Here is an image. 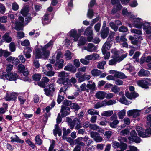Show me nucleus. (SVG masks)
I'll return each instance as SVG.
<instances>
[{
    "instance_id": "3c124183",
    "label": "nucleus",
    "mask_w": 151,
    "mask_h": 151,
    "mask_svg": "<svg viewBox=\"0 0 151 151\" xmlns=\"http://www.w3.org/2000/svg\"><path fill=\"white\" fill-rule=\"evenodd\" d=\"M53 134L55 136H57V134H58L59 136H60L62 134V130L61 129H58L53 130Z\"/></svg>"
},
{
    "instance_id": "37998d69",
    "label": "nucleus",
    "mask_w": 151,
    "mask_h": 151,
    "mask_svg": "<svg viewBox=\"0 0 151 151\" xmlns=\"http://www.w3.org/2000/svg\"><path fill=\"white\" fill-rule=\"evenodd\" d=\"M18 71L20 73H22L25 70H26L25 68V66L22 64H21L18 65L17 66Z\"/></svg>"
},
{
    "instance_id": "7ed1b4c3",
    "label": "nucleus",
    "mask_w": 151,
    "mask_h": 151,
    "mask_svg": "<svg viewBox=\"0 0 151 151\" xmlns=\"http://www.w3.org/2000/svg\"><path fill=\"white\" fill-rule=\"evenodd\" d=\"M136 130L138 132V135L142 137H150L151 135V125L149 128L147 129L145 132L142 128L140 126H137Z\"/></svg>"
},
{
    "instance_id": "4468645a",
    "label": "nucleus",
    "mask_w": 151,
    "mask_h": 151,
    "mask_svg": "<svg viewBox=\"0 0 151 151\" xmlns=\"http://www.w3.org/2000/svg\"><path fill=\"white\" fill-rule=\"evenodd\" d=\"M17 96V93H7L6 96L5 97V99L7 101L15 100Z\"/></svg>"
},
{
    "instance_id": "774afa93",
    "label": "nucleus",
    "mask_w": 151,
    "mask_h": 151,
    "mask_svg": "<svg viewBox=\"0 0 151 151\" xmlns=\"http://www.w3.org/2000/svg\"><path fill=\"white\" fill-rule=\"evenodd\" d=\"M99 134L96 132H92L90 133V134L91 137L94 139Z\"/></svg>"
},
{
    "instance_id": "f704fd0d",
    "label": "nucleus",
    "mask_w": 151,
    "mask_h": 151,
    "mask_svg": "<svg viewBox=\"0 0 151 151\" xmlns=\"http://www.w3.org/2000/svg\"><path fill=\"white\" fill-rule=\"evenodd\" d=\"M119 123L118 120H115L110 122L109 123L110 126L112 128H116L117 127V125Z\"/></svg>"
},
{
    "instance_id": "2eb2a0df",
    "label": "nucleus",
    "mask_w": 151,
    "mask_h": 151,
    "mask_svg": "<svg viewBox=\"0 0 151 151\" xmlns=\"http://www.w3.org/2000/svg\"><path fill=\"white\" fill-rule=\"evenodd\" d=\"M64 61L62 59L60 60H56V63L54 65V67L56 70L60 69L63 68Z\"/></svg>"
},
{
    "instance_id": "bf43d9fd",
    "label": "nucleus",
    "mask_w": 151,
    "mask_h": 151,
    "mask_svg": "<svg viewBox=\"0 0 151 151\" xmlns=\"http://www.w3.org/2000/svg\"><path fill=\"white\" fill-rule=\"evenodd\" d=\"M131 32L133 33L138 35H141L142 34V31L139 29H131Z\"/></svg>"
},
{
    "instance_id": "f3484780",
    "label": "nucleus",
    "mask_w": 151,
    "mask_h": 151,
    "mask_svg": "<svg viewBox=\"0 0 151 151\" xmlns=\"http://www.w3.org/2000/svg\"><path fill=\"white\" fill-rule=\"evenodd\" d=\"M138 74L140 77H147L149 76L150 75L149 71L145 70L143 69H141L138 72Z\"/></svg>"
},
{
    "instance_id": "1a4fd4ad",
    "label": "nucleus",
    "mask_w": 151,
    "mask_h": 151,
    "mask_svg": "<svg viewBox=\"0 0 151 151\" xmlns=\"http://www.w3.org/2000/svg\"><path fill=\"white\" fill-rule=\"evenodd\" d=\"M141 110L133 109L127 111V114L129 116H132L134 118H136L140 115Z\"/></svg>"
},
{
    "instance_id": "79ce46f5",
    "label": "nucleus",
    "mask_w": 151,
    "mask_h": 151,
    "mask_svg": "<svg viewBox=\"0 0 151 151\" xmlns=\"http://www.w3.org/2000/svg\"><path fill=\"white\" fill-rule=\"evenodd\" d=\"M115 77L122 79L126 77L125 74L123 73L117 71L115 73Z\"/></svg>"
},
{
    "instance_id": "13d9d810",
    "label": "nucleus",
    "mask_w": 151,
    "mask_h": 151,
    "mask_svg": "<svg viewBox=\"0 0 151 151\" xmlns=\"http://www.w3.org/2000/svg\"><path fill=\"white\" fill-rule=\"evenodd\" d=\"M4 104V108H0V113L2 114L4 113L6 111L7 109L8 105L7 104Z\"/></svg>"
},
{
    "instance_id": "5701e85b",
    "label": "nucleus",
    "mask_w": 151,
    "mask_h": 151,
    "mask_svg": "<svg viewBox=\"0 0 151 151\" xmlns=\"http://www.w3.org/2000/svg\"><path fill=\"white\" fill-rule=\"evenodd\" d=\"M131 12H128V11H127V9L126 8H124L123 9H122V14H123V15H127V16H129V18L130 19V17H131V16H134H134H132V15H130V14H131ZM133 22V20H132V21H130V19H129V27H131V24H132V22Z\"/></svg>"
},
{
    "instance_id": "7c9ffc66",
    "label": "nucleus",
    "mask_w": 151,
    "mask_h": 151,
    "mask_svg": "<svg viewBox=\"0 0 151 151\" xmlns=\"http://www.w3.org/2000/svg\"><path fill=\"white\" fill-rule=\"evenodd\" d=\"M49 14H45L42 18V23L44 24H47L50 22V21L48 19Z\"/></svg>"
},
{
    "instance_id": "aec40b11",
    "label": "nucleus",
    "mask_w": 151,
    "mask_h": 151,
    "mask_svg": "<svg viewBox=\"0 0 151 151\" xmlns=\"http://www.w3.org/2000/svg\"><path fill=\"white\" fill-rule=\"evenodd\" d=\"M125 96L128 98L132 99L138 96V94L136 93L135 92H132L130 93L128 91H126L125 93Z\"/></svg>"
},
{
    "instance_id": "4d7b16f0",
    "label": "nucleus",
    "mask_w": 151,
    "mask_h": 151,
    "mask_svg": "<svg viewBox=\"0 0 151 151\" xmlns=\"http://www.w3.org/2000/svg\"><path fill=\"white\" fill-rule=\"evenodd\" d=\"M9 49L12 52H14L15 50V47L14 43V42H11L9 44Z\"/></svg>"
},
{
    "instance_id": "f8f14e48",
    "label": "nucleus",
    "mask_w": 151,
    "mask_h": 151,
    "mask_svg": "<svg viewBox=\"0 0 151 151\" xmlns=\"http://www.w3.org/2000/svg\"><path fill=\"white\" fill-rule=\"evenodd\" d=\"M70 37L73 38L75 41H77L79 38L80 35L77 33V31L74 29H72L69 32Z\"/></svg>"
},
{
    "instance_id": "a211bd4d",
    "label": "nucleus",
    "mask_w": 151,
    "mask_h": 151,
    "mask_svg": "<svg viewBox=\"0 0 151 151\" xmlns=\"http://www.w3.org/2000/svg\"><path fill=\"white\" fill-rule=\"evenodd\" d=\"M111 46L110 42L109 41H106L103 45L102 48V52L105 53L106 51L109 50Z\"/></svg>"
},
{
    "instance_id": "f03ea898",
    "label": "nucleus",
    "mask_w": 151,
    "mask_h": 151,
    "mask_svg": "<svg viewBox=\"0 0 151 151\" xmlns=\"http://www.w3.org/2000/svg\"><path fill=\"white\" fill-rule=\"evenodd\" d=\"M133 20L132 22V24L134 27L137 28H140L142 26H143V29L145 31L148 29L151 24V22H145L143 23L141 19L137 18H135V17L131 16L130 17V20Z\"/></svg>"
},
{
    "instance_id": "e433bc0d",
    "label": "nucleus",
    "mask_w": 151,
    "mask_h": 151,
    "mask_svg": "<svg viewBox=\"0 0 151 151\" xmlns=\"http://www.w3.org/2000/svg\"><path fill=\"white\" fill-rule=\"evenodd\" d=\"M45 94L47 96L51 97L53 96L54 93L49 90L48 88H45L44 89Z\"/></svg>"
},
{
    "instance_id": "473e14b6",
    "label": "nucleus",
    "mask_w": 151,
    "mask_h": 151,
    "mask_svg": "<svg viewBox=\"0 0 151 151\" xmlns=\"http://www.w3.org/2000/svg\"><path fill=\"white\" fill-rule=\"evenodd\" d=\"M86 38L84 37H81L79 39L78 42V45L79 46H81L83 45H85L86 42Z\"/></svg>"
},
{
    "instance_id": "20e7f679",
    "label": "nucleus",
    "mask_w": 151,
    "mask_h": 151,
    "mask_svg": "<svg viewBox=\"0 0 151 151\" xmlns=\"http://www.w3.org/2000/svg\"><path fill=\"white\" fill-rule=\"evenodd\" d=\"M19 21L17 22L15 29L17 30H22V28L23 25H25L29 23L31 20V17H27L25 19V22H24L23 17L21 16H19Z\"/></svg>"
},
{
    "instance_id": "b1692460",
    "label": "nucleus",
    "mask_w": 151,
    "mask_h": 151,
    "mask_svg": "<svg viewBox=\"0 0 151 151\" xmlns=\"http://www.w3.org/2000/svg\"><path fill=\"white\" fill-rule=\"evenodd\" d=\"M101 31V37L103 39L106 38L107 37L109 34V28L106 27L105 29H102Z\"/></svg>"
},
{
    "instance_id": "680f3d73",
    "label": "nucleus",
    "mask_w": 151,
    "mask_h": 151,
    "mask_svg": "<svg viewBox=\"0 0 151 151\" xmlns=\"http://www.w3.org/2000/svg\"><path fill=\"white\" fill-rule=\"evenodd\" d=\"M15 142L20 144H22L24 142V140H21L17 136L15 135Z\"/></svg>"
},
{
    "instance_id": "412c9836",
    "label": "nucleus",
    "mask_w": 151,
    "mask_h": 151,
    "mask_svg": "<svg viewBox=\"0 0 151 151\" xmlns=\"http://www.w3.org/2000/svg\"><path fill=\"white\" fill-rule=\"evenodd\" d=\"M32 50L31 47H27L24 49V53L27 59L30 58L31 55L30 53L32 52Z\"/></svg>"
},
{
    "instance_id": "a19ab883",
    "label": "nucleus",
    "mask_w": 151,
    "mask_h": 151,
    "mask_svg": "<svg viewBox=\"0 0 151 151\" xmlns=\"http://www.w3.org/2000/svg\"><path fill=\"white\" fill-rule=\"evenodd\" d=\"M119 101L121 103L126 105H128L130 103V102L128 101L124 96L121 97L119 99Z\"/></svg>"
},
{
    "instance_id": "603ef678",
    "label": "nucleus",
    "mask_w": 151,
    "mask_h": 151,
    "mask_svg": "<svg viewBox=\"0 0 151 151\" xmlns=\"http://www.w3.org/2000/svg\"><path fill=\"white\" fill-rule=\"evenodd\" d=\"M35 140L37 144L41 145L42 144V141L40 139L39 135H37L35 137Z\"/></svg>"
},
{
    "instance_id": "9d476101",
    "label": "nucleus",
    "mask_w": 151,
    "mask_h": 151,
    "mask_svg": "<svg viewBox=\"0 0 151 151\" xmlns=\"http://www.w3.org/2000/svg\"><path fill=\"white\" fill-rule=\"evenodd\" d=\"M70 110L69 107L62 106L61 109L62 117H64L68 115L70 112Z\"/></svg>"
},
{
    "instance_id": "864d4df0",
    "label": "nucleus",
    "mask_w": 151,
    "mask_h": 151,
    "mask_svg": "<svg viewBox=\"0 0 151 151\" xmlns=\"http://www.w3.org/2000/svg\"><path fill=\"white\" fill-rule=\"evenodd\" d=\"M106 64V62L105 61L101 62L98 64L97 67L99 69H103Z\"/></svg>"
},
{
    "instance_id": "4be33fe9",
    "label": "nucleus",
    "mask_w": 151,
    "mask_h": 151,
    "mask_svg": "<svg viewBox=\"0 0 151 151\" xmlns=\"http://www.w3.org/2000/svg\"><path fill=\"white\" fill-rule=\"evenodd\" d=\"M120 0H119L118 1H116V3L115 4H116V6H114L112 9L111 11V14H114L116 13L118 10L121 9L122 8V6L121 5L120 3Z\"/></svg>"
},
{
    "instance_id": "e2e57ef3",
    "label": "nucleus",
    "mask_w": 151,
    "mask_h": 151,
    "mask_svg": "<svg viewBox=\"0 0 151 151\" xmlns=\"http://www.w3.org/2000/svg\"><path fill=\"white\" fill-rule=\"evenodd\" d=\"M129 133V131L127 129H125L122 130L120 132V134L121 135L125 136L128 134Z\"/></svg>"
},
{
    "instance_id": "bb28decb",
    "label": "nucleus",
    "mask_w": 151,
    "mask_h": 151,
    "mask_svg": "<svg viewBox=\"0 0 151 151\" xmlns=\"http://www.w3.org/2000/svg\"><path fill=\"white\" fill-rule=\"evenodd\" d=\"M86 49L88 52H92L95 51L97 49V47L92 43H89Z\"/></svg>"
},
{
    "instance_id": "de8ad7c7",
    "label": "nucleus",
    "mask_w": 151,
    "mask_h": 151,
    "mask_svg": "<svg viewBox=\"0 0 151 151\" xmlns=\"http://www.w3.org/2000/svg\"><path fill=\"white\" fill-rule=\"evenodd\" d=\"M71 55L72 53L69 50H66L65 52V55L66 59L69 60H70L71 59L72 57Z\"/></svg>"
},
{
    "instance_id": "c85d7f7f",
    "label": "nucleus",
    "mask_w": 151,
    "mask_h": 151,
    "mask_svg": "<svg viewBox=\"0 0 151 151\" xmlns=\"http://www.w3.org/2000/svg\"><path fill=\"white\" fill-rule=\"evenodd\" d=\"M2 39L4 40L6 42L9 43L12 40L11 37L10 36L9 34L8 33H6L3 36Z\"/></svg>"
},
{
    "instance_id": "58836bf2",
    "label": "nucleus",
    "mask_w": 151,
    "mask_h": 151,
    "mask_svg": "<svg viewBox=\"0 0 151 151\" xmlns=\"http://www.w3.org/2000/svg\"><path fill=\"white\" fill-rule=\"evenodd\" d=\"M88 114L91 115H99L98 111L94 110L93 109H90L87 111Z\"/></svg>"
},
{
    "instance_id": "49530a36",
    "label": "nucleus",
    "mask_w": 151,
    "mask_h": 151,
    "mask_svg": "<svg viewBox=\"0 0 151 151\" xmlns=\"http://www.w3.org/2000/svg\"><path fill=\"white\" fill-rule=\"evenodd\" d=\"M125 111L123 110L121 111L118 113L119 118L120 119H122L125 116Z\"/></svg>"
},
{
    "instance_id": "052dcab7",
    "label": "nucleus",
    "mask_w": 151,
    "mask_h": 151,
    "mask_svg": "<svg viewBox=\"0 0 151 151\" xmlns=\"http://www.w3.org/2000/svg\"><path fill=\"white\" fill-rule=\"evenodd\" d=\"M119 30L120 32H124L127 31L128 29L127 28L124 26H122L119 29Z\"/></svg>"
},
{
    "instance_id": "6e6552de",
    "label": "nucleus",
    "mask_w": 151,
    "mask_h": 151,
    "mask_svg": "<svg viewBox=\"0 0 151 151\" xmlns=\"http://www.w3.org/2000/svg\"><path fill=\"white\" fill-rule=\"evenodd\" d=\"M95 0H91L90 4L88 5L89 9L87 13V17L90 19H92L94 15L93 10L90 9L93 7L95 4Z\"/></svg>"
},
{
    "instance_id": "69168bd1",
    "label": "nucleus",
    "mask_w": 151,
    "mask_h": 151,
    "mask_svg": "<svg viewBox=\"0 0 151 151\" xmlns=\"http://www.w3.org/2000/svg\"><path fill=\"white\" fill-rule=\"evenodd\" d=\"M113 132L111 131H107L105 132L104 135L108 138H110L112 135Z\"/></svg>"
},
{
    "instance_id": "ea45409f",
    "label": "nucleus",
    "mask_w": 151,
    "mask_h": 151,
    "mask_svg": "<svg viewBox=\"0 0 151 151\" xmlns=\"http://www.w3.org/2000/svg\"><path fill=\"white\" fill-rule=\"evenodd\" d=\"M26 70H25L22 73H23V75L25 76L24 78L22 77L21 78V79L23 80L24 81H27L28 79V77H27L29 74V72L27 70V68Z\"/></svg>"
},
{
    "instance_id": "423d86ee",
    "label": "nucleus",
    "mask_w": 151,
    "mask_h": 151,
    "mask_svg": "<svg viewBox=\"0 0 151 151\" xmlns=\"http://www.w3.org/2000/svg\"><path fill=\"white\" fill-rule=\"evenodd\" d=\"M128 139L130 141H133L137 143H140L141 141L140 138L137 136L135 130H132L130 133V136L129 137Z\"/></svg>"
},
{
    "instance_id": "72a5a7b5",
    "label": "nucleus",
    "mask_w": 151,
    "mask_h": 151,
    "mask_svg": "<svg viewBox=\"0 0 151 151\" xmlns=\"http://www.w3.org/2000/svg\"><path fill=\"white\" fill-rule=\"evenodd\" d=\"M87 39L89 42L92 41L95 43H98L100 41V40L98 37H96L93 39L92 36L88 37Z\"/></svg>"
},
{
    "instance_id": "cd10ccee",
    "label": "nucleus",
    "mask_w": 151,
    "mask_h": 151,
    "mask_svg": "<svg viewBox=\"0 0 151 151\" xmlns=\"http://www.w3.org/2000/svg\"><path fill=\"white\" fill-rule=\"evenodd\" d=\"M84 35L89 37H92L93 35V30L91 27H88L86 29L84 32Z\"/></svg>"
},
{
    "instance_id": "f257e3e1",
    "label": "nucleus",
    "mask_w": 151,
    "mask_h": 151,
    "mask_svg": "<svg viewBox=\"0 0 151 151\" xmlns=\"http://www.w3.org/2000/svg\"><path fill=\"white\" fill-rule=\"evenodd\" d=\"M53 43V40H50L44 46L35 49L34 55L36 59L47 58L49 55L50 50L52 47Z\"/></svg>"
},
{
    "instance_id": "4c0bfd02",
    "label": "nucleus",
    "mask_w": 151,
    "mask_h": 151,
    "mask_svg": "<svg viewBox=\"0 0 151 151\" xmlns=\"http://www.w3.org/2000/svg\"><path fill=\"white\" fill-rule=\"evenodd\" d=\"M113 114L112 111H103L101 113V115L102 116L106 117L110 116Z\"/></svg>"
},
{
    "instance_id": "6e6d98bb",
    "label": "nucleus",
    "mask_w": 151,
    "mask_h": 151,
    "mask_svg": "<svg viewBox=\"0 0 151 151\" xmlns=\"http://www.w3.org/2000/svg\"><path fill=\"white\" fill-rule=\"evenodd\" d=\"M55 72L54 71L51 70H49L47 71H46L44 72V74L46 76H49L51 77L54 76L55 74Z\"/></svg>"
},
{
    "instance_id": "c03bdc74",
    "label": "nucleus",
    "mask_w": 151,
    "mask_h": 151,
    "mask_svg": "<svg viewBox=\"0 0 151 151\" xmlns=\"http://www.w3.org/2000/svg\"><path fill=\"white\" fill-rule=\"evenodd\" d=\"M115 34V33L114 32H112V31L110 32L109 35L107 38L108 41L111 42L113 41Z\"/></svg>"
},
{
    "instance_id": "2f4dec72",
    "label": "nucleus",
    "mask_w": 151,
    "mask_h": 151,
    "mask_svg": "<svg viewBox=\"0 0 151 151\" xmlns=\"http://www.w3.org/2000/svg\"><path fill=\"white\" fill-rule=\"evenodd\" d=\"M29 12L28 7H25L23 8L21 11V13L24 16H28L27 17H30L28 14Z\"/></svg>"
},
{
    "instance_id": "5fc2aeb1",
    "label": "nucleus",
    "mask_w": 151,
    "mask_h": 151,
    "mask_svg": "<svg viewBox=\"0 0 151 151\" xmlns=\"http://www.w3.org/2000/svg\"><path fill=\"white\" fill-rule=\"evenodd\" d=\"M41 76L39 74H34L32 76L33 79L36 81H39L41 79Z\"/></svg>"
},
{
    "instance_id": "8fccbe9b",
    "label": "nucleus",
    "mask_w": 151,
    "mask_h": 151,
    "mask_svg": "<svg viewBox=\"0 0 151 151\" xmlns=\"http://www.w3.org/2000/svg\"><path fill=\"white\" fill-rule=\"evenodd\" d=\"M127 146L126 144L122 143L121 146L119 148L120 149L117 150L116 151H124L127 149Z\"/></svg>"
},
{
    "instance_id": "0e129e2a",
    "label": "nucleus",
    "mask_w": 151,
    "mask_h": 151,
    "mask_svg": "<svg viewBox=\"0 0 151 151\" xmlns=\"http://www.w3.org/2000/svg\"><path fill=\"white\" fill-rule=\"evenodd\" d=\"M55 86L54 84H51L49 85L48 88L49 90H50V91L54 93L55 90Z\"/></svg>"
},
{
    "instance_id": "c756f323",
    "label": "nucleus",
    "mask_w": 151,
    "mask_h": 151,
    "mask_svg": "<svg viewBox=\"0 0 151 151\" xmlns=\"http://www.w3.org/2000/svg\"><path fill=\"white\" fill-rule=\"evenodd\" d=\"M119 62L118 57H115L109 61V65H115Z\"/></svg>"
},
{
    "instance_id": "6ab92c4d",
    "label": "nucleus",
    "mask_w": 151,
    "mask_h": 151,
    "mask_svg": "<svg viewBox=\"0 0 151 151\" xmlns=\"http://www.w3.org/2000/svg\"><path fill=\"white\" fill-rule=\"evenodd\" d=\"M64 69L67 71H70L75 73L76 71V69L72 64H68L64 68Z\"/></svg>"
},
{
    "instance_id": "a18cd8bd",
    "label": "nucleus",
    "mask_w": 151,
    "mask_h": 151,
    "mask_svg": "<svg viewBox=\"0 0 151 151\" xmlns=\"http://www.w3.org/2000/svg\"><path fill=\"white\" fill-rule=\"evenodd\" d=\"M24 96V95H19L18 97V99L21 105H23L26 101Z\"/></svg>"
},
{
    "instance_id": "9b49d317",
    "label": "nucleus",
    "mask_w": 151,
    "mask_h": 151,
    "mask_svg": "<svg viewBox=\"0 0 151 151\" xmlns=\"http://www.w3.org/2000/svg\"><path fill=\"white\" fill-rule=\"evenodd\" d=\"M49 81V79L46 77H43L41 81L38 83V85L40 87L44 88L45 87Z\"/></svg>"
},
{
    "instance_id": "a878e982",
    "label": "nucleus",
    "mask_w": 151,
    "mask_h": 151,
    "mask_svg": "<svg viewBox=\"0 0 151 151\" xmlns=\"http://www.w3.org/2000/svg\"><path fill=\"white\" fill-rule=\"evenodd\" d=\"M105 92L102 91H99L96 92L95 94V96L97 99L102 100L105 98Z\"/></svg>"
},
{
    "instance_id": "393cba45",
    "label": "nucleus",
    "mask_w": 151,
    "mask_h": 151,
    "mask_svg": "<svg viewBox=\"0 0 151 151\" xmlns=\"http://www.w3.org/2000/svg\"><path fill=\"white\" fill-rule=\"evenodd\" d=\"M95 83L91 81H88V83L86 85V87L88 89L92 91L95 90Z\"/></svg>"
},
{
    "instance_id": "338daca9",
    "label": "nucleus",
    "mask_w": 151,
    "mask_h": 151,
    "mask_svg": "<svg viewBox=\"0 0 151 151\" xmlns=\"http://www.w3.org/2000/svg\"><path fill=\"white\" fill-rule=\"evenodd\" d=\"M63 55L62 52L60 51H58L56 55V60H60V58H63Z\"/></svg>"
},
{
    "instance_id": "0eeeda50",
    "label": "nucleus",
    "mask_w": 151,
    "mask_h": 151,
    "mask_svg": "<svg viewBox=\"0 0 151 151\" xmlns=\"http://www.w3.org/2000/svg\"><path fill=\"white\" fill-rule=\"evenodd\" d=\"M2 76L4 77L6 79L9 81H14L18 77V76L16 73H8L7 74L4 72H2Z\"/></svg>"
},
{
    "instance_id": "09e8293b",
    "label": "nucleus",
    "mask_w": 151,
    "mask_h": 151,
    "mask_svg": "<svg viewBox=\"0 0 151 151\" xmlns=\"http://www.w3.org/2000/svg\"><path fill=\"white\" fill-rule=\"evenodd\" d=\"M109 26L115 31H116L118 29V27L113 22H111L109 23Z\"/></svg>"
},
{
    "instance_id": "dca6fc26",
    "label": "nucleus",
    "mask_w": 151,
    "mask_h": 151,
    "mask_svg": "<svg viewBox=\"0 0 151 151\" xmlns=\"http://www.w3.org/2000/svg\"><path fill=\"white\" fill-rule=\"evenodd\" d=\"M57 82L59 84H63L65 86H68V83H70V80L67 77L61 78L57 80Z\"/></svg>"
},
{
    "instance_id": "c9c22d12",
    "label": "nucleus",
    "mask_w": 151,
    "mask_h": 151,
    "mask_svg": "<svg viewBox=\"0 0 151 151\" xmlns=\"http://www.w3.org/2000/svg\"><path fill=\"white\" fill-rule=\"evenodd\" d=\"M101 73V71L96 69H94L92 70L91 72V74L93 76H98L100 75Z\"/></svg>"
},
{
    "instance_id": "ddd939ff",
    "label": "nucleus",
    "mask_w": 151,
    "mask_h": 151,
    "mask_svg": "<svg viewBox=\"0 0 151 151\" xmlns=\"http://www.w3.org/2000/svg\"><path fill=\"white\" fill-rule=\"evenodd\" d=\"M67 120L68 122V124L71 129H73L76 124L79 122V119L76 118H75L74 120H72L70 118H67Z\"/></svg>"
},
{
    "instance_id": "39448f33",
    "label": "nucleus",
    "mask_w": 151,
    "mask_h": 151,
    "mask_svg": "<svg viewBox=\"0 0 151 151\" xmlns=\"http://www.w3.org/2000/svg\"><path fill=\"white\" fill-rule=\"evenodd\" d=\"M150 81L151 82V80L146 78V80L142 79L138 81L137 83L139 86L146 89L148 88L149 86L150 85L149 82Z\"/></svg>"
}]
</instances>
